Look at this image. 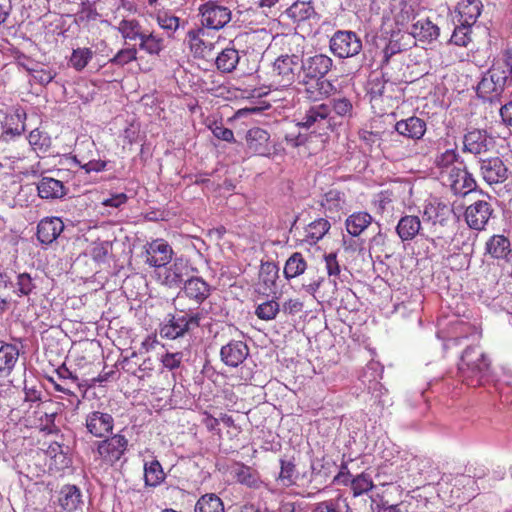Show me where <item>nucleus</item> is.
<instances>
[{"mask_svg": "<svg viewBox=\"0 0 512 512\" xmlns=\"http://www.w3.org/2000/svg\"><path fill=\"white\" fill-rule=\"evenodd\" d=\"M512 82V47H506L493 60L491 67L477 85V95L490 102L499 100L506 86Z\"/></svg>", "mask_w": 512, "mask_h": 512, "instance_id": "obj_1", "label": "nucleus"}, {"mask_svg": "<svg viewBox=\"0 0 512 512\" xmlns=\"http://www.w3.org/2000/svg\"><path fill=\"white\" fill-rule=\"evenodd\" d=\"M296 126L316 132L320 129L333 131L336 128L331 106L322 101H303L296 113Z\"/></svg>", "mask_w": 512, "mask_h": 512, "instance_id": "obj_2", "label": "nucleus"}, {"mask_svg": "<svg viewBox=\"0 0 512 512\" xmlns=\"http://www.w3.org/2000/svg\"><path fill=\"white\" fill-rule=\"evenodd\" d=\"M490 361L480 345L468 346L458 364L459 376L466 385L477 387L489 374Z\"/></svg>", "mask_w": 512, "mask_h": 512, "instance_id": "obj_3", "label": "nucleus"}, {"mask_svg": "<svg viewBox=\"0 0 512 512\" xmlns=\"http://www.w3.org/2000/svg\"><path fill=\"white\" fill-rule=\"evenodd\" d=\"M127 450L128 439L117 433L94 443V459L102 467H114L123 458Z\"/></svg>", "mask_w": 512, "mask_h": 512, "instance_id": "obj_4", "label": "nucleus"}, {"mask_svg": "<svg viewBox=\"0 0 512 512\" xmlns=\"http://www.w3.org/2000/svg\"><path fill=\"white\" fill-rule=\"evenodd\" d=\"M201 313L180 311L171 315L167 322L160 326L161 338L174 340L183 337L187 332L200 326Z\"/></svg>", "mask_w": 512, "mask_h": 512, "instance_id": "obj_5", "label": "nucleus"}, {"mask_svg": "<svg viewBox=\"0 0 512 512\" xmlns=\"http://www.w3.org/2000/svg\"><path fill=\"white\" fill-rule=\"evenodd\" d=\"M25 131V124L14 128L8 127L0 135V158L12 163L23 161L26 158V146L21 140Z\"/></svg>", "mask_w": 512, "mask_h": 512, "instance_id": "obj_6", "label": "nucleus"}, {"mask_svg": "<svg viewBox=\"0 0 512 512\" xmlns=\"http://www.w3.org/2000/svg\"><path fill=\"white\" fill-rule=\"evenodd\" d=\"M331 52L338 58H349L360 53L362 41L353 31L338 30L329 41Z\"/></svg>", "mask_w": 512, "mask_h": 512, "instance_id": "obj_7", "label": "nucleus"}, {"mask_svg": "<svg viewBox=\"0 0 512 512\" xmlns=\"http://www.w3.org/2000/svg\"><path fill=\"white\" fill-rule=\"evenodd\" d=\"M199 15L203 27L213 30L224 28L232 18L229 7L219 4L217 1H208L199 6Z\"/></svg>", "mask_w": 512, "mask_h": 512, "instance_id": "obj_8", "label": "nucleus"}, {"mask_svg": "<svg viewBox=\"0 0 512 512\" xmlns=\"http://www.w3.org/2000/svg\"><path fill=\"white\" fill-rule=\"evenodd\" d=\"M299 70V57L296 55H282L278 57L272 68V82L278 87L291 86Z\"/></svg>", "mask_w": 512, "mask_h": 512, "instance_id": "obj_9", "label": "nucleus"}, {"mask_svg": "<svg viewBox=\"0 0 512 512\" xmlns=\"http://www.w3.org/2000/svg\"><path fill=\"white\" fill-rule=\"evenodd\" d=\"M304 101H323L337 91L332 81L326 78H306L299 81Z\"/></svg>", "mask_w": 512, "mask_h": 512, "instance_id": "obj_10", "label": "nucleus"}, {"mask_svg": "<svg viewBox=\"0 0 512 512\" xmlns=\"http://www.w3.org/2000/svg\"><path fill=\"white\" fill-rule=\"evenodd\" d=\"M480 175L489 185L504 183L509 176V169L498 157H488L480 160Z\"/></svg>", "mask_w": 512, "mask_h": 512, "instance_id": "obj_11", "label": "nucleus"}, {"mask_svg": "<svg viewBox=\"0 0 512 512\" xmlns=\"http://www.w3.org/2000/svg\"><path fill=\"white\" fill-rule=\"evenodd\" d=\"M494 210L485 200H478L470 204L464 213L467 225L477 231H482L488 224Z\"/></svg>", "mask_w": 512, "mask_h": 512, "instance_id": "obj_12", "label": "nucleus"}, {"mask_svg": "<svg viewBox=\"0 0 512 512\" xmlns=\"http://www.w3.org/2000/svg\"><path fill=\"white\" fill-rule=\"evenodd\" d=\"M335 480L340 481L343 485H350L354 497L366 494L375 487L370 474L362 472L352 476L346 465L341 467V471L336 475Z\"/></svg>", "mask_w": 512, "mask_h": 512, "instance_id": "obj_13", "label": "nucleus"}, {"mask_svg": "<svg viewBox=\"0 0 512 512\" xmlns=\"http://www.w3.org/2000/svg\"><path fill=\"white\" fill-rule=\"evenodd\" d=\"M396 234L402 242H410L417 236L424 237L427 241L435 243L433 237H429L423 233L422 223L416 215H404L402 216L396 225Z\"/></svg>", "mask_w": 512, "mask_h": 512, "instance_id": "obj_14", "label": "nucleus"}, {"mask_svg": "<svg viewBox=\"0 0 512 512\" xmlns=\"http://www.w3.org/2000/svg\"><path fill=\"white\" fill-rule=\"evenodd\" d=\"M145 262L155 268L167 265L173 256V249L164 239H155L146 246Z\"/></svg>", "mask_w": 512, "mask_h": 512, "instance_id": "obj_15", "label": "nucleus"}, {"mask_svg": "<svg viewBox=\"0 0 512 512\" xmlns=\"http://www.w3.org/2000/svg\"><path fill=\"white\" fill-rule=\"evenodd\" d=\"M207 36L208 33L201 27L190 29L187 32L186 40L190 52L195 58L206 59L212 55L214 43L208 41Z\"/></svg>", "mask_w": 512, "mask_h": 512, "instance_id": "obj_16", "label": "nucleus"}, {"mask_svg": "<svg viewBox=\"0 0 512 512\" xmlns=\"http://www.w3.org/2000/svg\"><path fill=\"white\" fill-rule=\"evenodd\" d=\"M85 426L92 436L103 438L112 433L114 419L109 413L93 411L86 416Z\"/></svg>", "mask_w": 512, "mask_h": 512, "instance_id": "obj_17", "label": "nucleus"}, {"mask_svg": "<svg viewBox=\"0 0 512 512\" xmlns=\"http://www.w3.org/2000/svg\"><path fill=\"white\" fill-rule=\"evenodd\" d=\"M333 60L324 54H316L304 59L301 63L302 77L325 78L331 70Z\"/></svg>", "mask_w": 512, "mask_h": 512, "instance_id": "obj_18", "label": "nucleus"}, {"mask_svg": "<svg viewBox=\"0 0 512 512\" xmlns=\"http://www.w3.org/2000/svg\"><path fill=\"white\" fill-rule=\"evenodd\" d=\"M394 130L398 135L407 139L418 141L421 140L427 130V124L424 119L417 116H410L397 121Z\"/></svg>", "mask_w": 512, "mask_h": 512, "instance_id": "obj_19", "label": "nucleus"}, {"mask_svg": "<svg viewBox=\"0 0 512 512\" xmlns=\"http://www.w3.org/2000/svg\"><path fill=\"white\" fill-rule=\"evenodd\" d=\"M492 145V138L487 131L474 129L463 137V152L479 155L486 153Z\"/></svg>", "mask_w": 512, "mask_h": 512, "instance_id": "obj_20", "label": "nucleus"}, {"mask_svg": "<svg viewBox=\"0 0 512 512\" xmlns=\"http://www.w3.org/2000/svg\"><path fill=\"white\" fill-rule=\"evenodd\" d=\"M249 355L247 344L240 340H231L220 350L221 360L230 367H237Z\"/></svg>", "mask_w": 512, "mask_h": 512, "instance_id": "obj_21", "label": "nucleus"}, {"mask_svg": "<svg viewBox=\"0 0 512 512\" xmlns=\"http://www.w3.org/2000/svg\"><path fill=\"white\" fill-rule=\"evenodd\" d=\"M63 230L64 223L59 217H45L37 225V239L41 244H52Z\"/></svg>", "mask_w": 512, "mask_h": 512, "instance_id": "obj_22", "label": "nucleus"}, {"mask_svg": "<svg viewBox=\"0 0 512 512\" xmlns=\"http://www.w3.org/2000/svg\"><path fill=\"white\" fill-rule=\"evenodd\" d=\"M245 139L252 154L266 156L270 153V134L265 129L252 127L247 131Z\"/></svg>", "mask_w": 512, "mask_h": 512, "instance_id": "obj_23", "label": "nucleus"}, {"mask_svg": "<svg viewBox=\"0 0 512 512\" xmlns=\"http://www.w3.org/2000/svg\"><path fill=\"white\" fill-rule=\"evenodd\" d=\"M450 187L456 195H466L476 189L477 183L467 169L453 168L449 174Z\"/></svg>", "mask_w": 512, "mask_h": 512, "instance_id": "obj_24", "label": "nucleus"}, {"mask_svg": "<svg viewBox=\"0 0 512 512\" xmlns=\"http://www.w3.org/2000/svg\"><path fill=\"white\" fill-rule=\"evenodd\" d=\"M452 213L453 209L448 204L434 199L424 206L423 219L433 225L440 224L444 226Z\"/></svg>", "mask_w": 512, "mask_h": 512, "instance_id": "obj_25", "label": "nucleus"}, {"mask_svg": "<svg viewBox=\"0 0 512 512\" xmlns=\"http://www.w3.org/2000/svg\"><path fill=\"white\" fill-rule=\"evenodd\" d=\"M399 136L398 133L391 132L381 143L382 151L393 161H400L411 155L408 145H405Z\"/></svg>", "mask_w": 512, "mask_h": 512, "instance_id": "obj_26", "label": "nucleus"}, {"mask_svg": "<svg viewBox=\"0 0 512 512\" xmlns=\"http://www.w3.org/2000/svg\"><path fill=\"white\" fill-rule=\"evenodd\" d=\"M183 293L197 305H200L210 296L211 288L202 278L192 277L185 282Z\"/></svg>", "mask_w": 512, "mask_h": 512, "instance_id": "obj_27", "label": "nucleus"}, {"mask_svg": "<svg viewBox=\"0 0 512 512\" xmlns=\"http://www.w3.org/2000/svg\"><path fill=\"white\" fill-rule=\"evenodd\" d=\"M410 34L420 42L431 43L438 38L440 30L429 18H420L412 24Z\"/></svg>", "mask_w": 512, "mask_h": 512, "instance_id": "obj_28", "label": "nucleus"}, {"mask_svg": "<svg viewBox=\"0 0 512 512\" xmlns=\"http://www.w3.org/2000/svg\"><path fill=\"white\" fill-rule=\"evenodd\" d=\"M38 196L42 199H60L67 194L63 182L52 177H43L37 183Z\"/></svg>", "mask_w": 512, "mask_h": 512, "instance_id": "obj_29", "label": "nucleus"}, {"mask_svg": "<svg viewBox=\"0 0 512 512\" xmlns=\"http://www.w3.org/2000/svg\"><path fill=\"white\" fill-rule=\"evenodd\" d=\"M330 228L331 224L327 219H315L305 226L304 237L301 241L310 246L316 245L329 232Z\"/></svg>", "mask_w": 512, "mask_h": 512, "instance_id": "obj_30", "label": "nucleus"}, {"mask_svg": "<svg viewBox=\"0 0 512 512\" xmlns=\"http://www.w3.org/2000/svg\"><path fill=\"white\" fill-rule=\"evenodd\" d=\"M483 4L481 0H462L458 3V22L473 25L481 14Z\"/></svg>", "mask_w": 512, "mask_h": 512, "instance_id": "obj_31", "label": "nucleus"}, {"mask_svg": "<svg viewBox=\"0 0 512 512\" xmlns=\"http://www.w3.org/2000/svg\"><path fill=\"white\" fill-rule=\"evenodd\" d=\"M19 360V349L13 344L0 347V378H7Z\"/></svg>", "mask_w": 512, "mask_h": 512, "instance_id": "obj_32", "label": "nucleus"}, {"mask_svg": "<svg viewBox=\"0 0 512 512\" xmlns=\"http://www.w3.org/2000/svg\"><path fill=\"white\" fill-rule=\"evenodd\" d=\"M485 252L494 259H506L511 252V243L508 237L495 234L485 244Z\"/></svg>", "mask_w": 512, "mask_h": 512, "instance_id": "obj_33", "label": "nucleus"}, {"mask_svg": "<svg viewBox=\"0 0 512 512\" xmlns=\"http://www.w3.org/2000/svg\"><path fill=\"white\" fill-rule=\"evenodd\" d=\"M59 504L68 512L77 510L82 504V495L76 485H64L59 493Z\"/></svg>", "mask_w": 512, "mask_h": 512, "instance_id": "obj_34", "label": "nucleus"}, {"mask_svg": "<svg viewBox=\"0 0 512 512\" xmlns=\"http://www.w3.org/2000/svg\"><path fill=\"white\" fill-rule=\"evenodd\" d=\"M372 220L373 218L368 212H354L345 221L346 230L351 236L357 237L371 225Z\"/></svg>", "mask_w": 512, "mask_h": 512, "instance_id": "obj_35", "label": "nucleus"}, {"mask_svg": "<svg viewBox=\"0 0 512 512\" xmlns=\"http://www.w3.org/2000/svg\"><path fill=\"white\" fill-rule=\"evenodd\" d=\"M240 55L239 51L234 47H227L223 49L216 58V66L218 70L223 73H231L237 67L239 63Z\"/></svg>", "mask_w": 512, "mask_h": 512, "instance_id": "obj_36", "label": "nucleus"}, {"mask_svg": "<svg viewBox=\"0 0 512 512\" xmlns=\"http://www.w3.org/2000/svg\"><path fill=\"white\" fill-rule=\"evenodd\" d=\"M307 269V261L303 254L294 252L285 262L283 273L287 280L302 275Z\"/></svg>", "mask_w": 512, "mask_h": 512, "instance_id": "obj_37", "label": "nucleus"}, {"mask_svg": "<svg viewBox=\"0 0 512 512\" xmlns=\"http://www.w3.org/2000/svg\"><path fill=\"white\" fill-rule=\"evenodd\" d=\"M194 512H225V506L217 494L206 493L196 501Z\"/></svg>", "mask_w": 512, "mask_h": 512, "instance_id": "obj_38", "label": "nucleus"}, {"mask_svg": "<svg viewBox=\"0 0 512 512\" xmlns=\"http://www.w3.org/2000/svg\"><path fill=\"white\" fill-rule=\"evenodd\" d=\"M166 478L160 462L156 459L144 465V481L146 486L157 487Z\"/></svg>", "mask_w": 512, "mask_h": 512, "instance_id": "obj_39", "label": "nucleus"}, {"mask_svg": "<svg viewBox=\"0 0 512 512\" xmlns=\"http://www.w3.org/2000/svg\"><path fill=\"white\" fill-rule=\"evenodd\" d=\"M288 15L296 22L310 19L315 15V9L311 2L297 1L287 10Z\"/></svg>", "mask_w": 512, "mask_h": 512, "instance_id": "obj_40", "label": "nucleus"}, {"mask_svg": "<svg viewBox=\"0 0 512 512\" xmlns=\"http://www.w3.org/2000/svg\"><path fill=\"white\" fill-rule=\"evenodd\" d=\"M139 47L150 55H159L164 48V40L153 33L145 31L140 39Z\"/></svg>", "mask_w": 512, "mask_h": 512, "instance_id": "obj_41", "label": "nucleus"}, {"mask_svg": "<svg viewBox=\"0 0 512 512\" xmlns=\"http://www.w3.org/2000/svg\"><path fill=\"white\" fill-rule=\"evenodd\" d=\"M28 142L35 152H47L52 144L51 137L47 132L36 128L29 133Z\"/></svg>", "mask_w": 512, "mask_h": 512, "instance_id": "obj_42", "label": "nucleus"}, {"mask_svg": "<svg viewBox=\"0 0 512 512\" xmlns=\"http://www.w3.org/2000/svg\"><path fill=\"white\" fill-rule=\"evenodd\" d=\"M46 454L53 459L57 469L68 467L71 462L70 458L67 456V452L64 451L63 445L57 441L51 442L48 445Z\"/></svg>", "mask_w": 512, "mask_h": 512, "instance_id": "obj_43", "label": "nucleus"}, {"mask_svg": "<svg viewBox=\"0 0 512 512\" xmlns=\"http://www.w3.org/2000/svg\"><path fill=\"white\" fill-rule=\"evenodd\" d=\"M118 31L122 35L124 39L128 40H136L141 39L142 35L145 31H141L140 23L135 20H126L123 19L118 26Z\"/></svg>", "mask_w": 512, "mask_h": 512, "instance_id": "obj_44", "label": "nucleus"}, {"mask_svg": "<svg viewBox=\"0 0 512 512\" xmlns=\"http://www.w3.org/2000/svg\"><path fill=\"white\" fill-rule=\"evenodd\" d=\"M394 20L397 26L404 28L411 19L414 18V10L411 5L405 1H400L398 7H394Z\"/></svg>", "mask_w": 512, "mask_h": 512, "instance_id": "obj_45", "label": "nucleus"}, {"mask_svg": "<svg viewBox=\"0 0 512 512\" xmlns=\"http://www.w3.org/2000/svg\"><path fill=\"white\" fill-rule=\"evenodd\" d=\"M331 113L340 118H350L353 114V104L350 99L346 97L333 98L331 103Z\"/></svg>", "mask_w": 512, "mask_h": 512, "instance_id": "obj_46", "label": "nucleus"}, {"mask_svg": "<svg viewBox=\"0 0 512 512\" xmlns=\"http://www.w3.org/2000/svg\"><path fill=\"white\" fill-rule=\"evenodd\" d=\"M93 57V51L90 48L74 49L70 57V63L77 71L83 70Z\"/></svg>", "mask_w": 512, "mask_h": 512, "instance_id": "obj_47", "label": "nucleus"}, {"mask_svg": "<svg viewBox=\"0 0 512 512\" xmlns=\"http://www.w3.org/2000/svg\"><path fill=\"white\" fill-rule=\"evenodd\" d=\"M279 303L275 300H268L259 304L255 309V315L265 321L274 319L279 313Z\"/></svg>", "mask_w": 512, "mask_h": 512, "instance_id": "obj_48", "label": "nucleus"}, {"mask_svg": "<svg viewBox=\"0 0 512 512\" xmlns=\"http://www.w3.org/2000/svg\"><path fill=\"white\" fill-rule=\"evenodd\" d=\"M296 466L292 461L284 459L280 460V473L278 475V481L282 485L289 487L295 483Z\"/></svg>", "mask_w": 512, "mask_h": 512, "instance_id": "obj_49", "label": "nucleus"}, {"mask_svg": "<svg viewBox=\"0 0 512 512\" xmlns=\"http://www.w3.org/2000/svg\"><path fill=\"white\" fill-rule=\"evenodd\" d=\"M235 478L237 482L247 485L249 487H255L258 483L257 473L246 465H238L235 471Z\"/></svg>", "mask_w": 512, "mask_h": 512, "instance_id": "obj_50", "label": "nucleus"}, {"mask_svg": "<svg viewBox=\"0 0 512 512\" xmlns=\"http://www.w3.org/2000/svg\"><path fill=\"white\" fill-rule=\"evenodd\" d=\"M27 72L35 82L41 85H48L56 77L54 70L44 67L27 68Z\"/></svg>", "mask_w": 512, "mask_h": 512, "instance_id": "obj_51", "label": "nucleus"}, {"mask_svg": "<svg viewBox=\"0 0 512 512\" xmlns=\"http://www.w3.org/2000/svg\"><path fill=\"white\" fill-rule=\"evenodd\" d=\"M460 25L456 26L454 32L451 36V43L457 46H467L471 41V25H467L465 23H459Z\"/></svg>", "mask_w": 512, "mask_h": 512, "instance_id": "obj_52", "label": "nucleus"}, {"mask_svg": "<svg viewBox=\"0 0 512 512\" xmlns=\"http://www.w3.org/2000/svg\"><path fill=\"white\" fill-rule=\"evenodd\" d=\"M138 51L133 47L124 48L119 50L113 58L110 59V62L114 65L124 66L132 61L137 59Z\"/></svg>", "mask_w": 512, "mask_h": 512, "instance_id": "obj_53", "label": "nucleus"}, {"mask_svg": "<svg viewBox=\"0 0 512 512\" xmlns=\"http://www.w3.org/2000/svg\"><path fill=\"white\" fill-rule=\"evenodd\" d=\"M158 25L169 32H174L178 29L180 19L177 16L169 14L168 12H159L156 17Z\"/></svg>", "mask_w": 512, "mask_h": 512, "instance_id": "obj_54", "label": "nucleus"}, {"mask_svg": "<svg viewBox=\"0 0 512 512\" xmlns=\"http://www.w3.org/2000/svg\"><path fill=\"white\" fill-rule=\"evenodd\" d=\"M459 158L456 148L447 149L436 156L435 164L438 168H448L452 166Z\"/></svg>", "mask_w": 512, "mask_h": 512, "instance_id": "obj_55", "label": "nucleus"}, {"mask_svg": "<svg viewBox=\"0 0 512 512\" xmlns=\"http://www.w3.org/2000/svg\"><path fill=\"white\" fill-rule=\"evenodd\" d=\"M72 161L79 165L81 169H83L85 171V173L89 174L91 172H102V171H105L107 169V165L109 163V161H105V160H90L89 162L87 163H84L82 164L78 159H77V156H73L72 157Z\"/></svg>", "mask_w": 512, "mask_h": 512, "instance_id": "obj_56", "label": "nucleus"}, {"mask_svg": "<svg viewBox=\"0 0 512 512\" xmlns=\"http://www.w3.org/2000/svg\"><path fill=\"white\" fill-rule=\"evenodd\" d=\"M163 367L172 371L178 369L183 361L182 352H166L160 359Z\"/></svg>", "mask_w": 512, "mask_h": 512, "instance_id": "obj_57", "label": "nucleus"}, {"mask_svg": "<svg viewBox=\"0 0 512 512\" xmlns=\"http://www.w3.org/2000/svg\"><path fill=\"white\" fill-rule=\"evenodd\" d=\"M212 134L219 140L226 141L229 143L235 142L234 133L231 129L226 128L222 123L213 122L209 126Z\"/></svg>", "mask_w": 512, "mask_h": 512, "instance_id": "obj_58", "label": "nucleus"}, {"mask_svg": "<svg viewBox=\"0 0 512 512\" xmlns=\"http://www.w3.org/2000/svg\"><path fill=\"white\" fill-rule=\"evenodd\" d=\"M323 258L328 276L330 278L339 276L341 273V267L337 258V253L331 252L325 254Z\"/></svg>", "mask_w": 512, "mask_h": 512, "instance_id": "obj_59", "label": "nucleus"}, {"mask_svg": "<svg viewBox=\"0 0 512 512\" xmlns=\"http://www.w3.org/2000/svg\"><path fill=\"white\" fill-rule=\"evenodd\" d=\"M260 276L267 287L275 284L278 277V268L272 263H265L261 266Z\"/></svg>", "mask_w": 512, "mask_h": 512, "instance_id": "obj_60", "label": "nucleus"}, {"mask_svg": "<svg viewBox=\"0 0 512 512\" xmlns=\"http://www.w3.org/2000/svg\"><path fill=\"white\" fill-rule=\"evenodd\" d=\"M34 283L28 273H21L17 277V290L20 295L27 296L34 289Z\"/></svg>", "mask_w": 512, "mask_h": 512, "instance_id": "obj_61", "label": "nucleus"}, {"mask_svg": "<svg viewBox=\"0 0 512 512\" xmlns=\"http://www.w3.org/2000/svg\"><path fill=\"white\" fill-rule=\"evenodd\" d=\"M154 371V363L153 360L148 357L143 360V362L138 366V368L133 372V374L139 379L143 380L145 378H149L152 376Z\"/></svg>", "mask_w": 512, "mask_h": 512, "instance_id": "obj_62", "label": "nucleus"}, {"mask_svg": "<svg viewBox=\"0 0 512 512\" xmlns=\"http://www.w3.org/2000/svg\"><path fill=\"white\" fill-rule=\"evenodd\" d=\"M313 512H340V497L317 503Z\"/></svg>", "mask_w": 512, "mask_h": 512, "instance_id": "obj_63", "label": "nucleus"}, {"mask_svg": "<svg viewBox=\"0 0 512 512\" xmlns=\"http://www.w3.org/2000/svg\"><path fill=\"white\" fill-rule=\"evenodd\" d=\"M296 128L298 127L296 126ZM284 139L286 144L293 148L303 145L306 141V137L302 135L297 129L287 132L284 136Z\"/></svg>", "mask_w": 512, "mask_h": 512, "instance_id": "obj_64", "label": "nucleus"}]
</instances>
